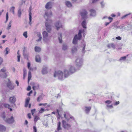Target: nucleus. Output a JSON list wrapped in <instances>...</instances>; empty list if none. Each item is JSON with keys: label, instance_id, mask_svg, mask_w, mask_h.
Listing matches in <instances>:
<instances>
[{"label": "nucleus", "instance_id": "55", "mask_svg": "<svg viewBox=\"0 0 132 132\" xmlns=\"http://www.w3.org/2000/svg\"><path fill=\"white\" fill-rule=\"evenodd\" d=\"M31 89V87L30 86H29L27 88V90L29 91Z\"/></svg>", "mask_w": 132, "mask_h": 132}, {"label": "nucleus", "instance_id": "42", "mask_svg": "<svg viewBox=\"0 0 132 132\" xmlns=\"http://www.w3.org/2000/svg\"><path fill=\"white\" fill-rule=\"evenodd\" d=\"M30 63L29 62H28V65H27L28 68L30 70H31V69L30 68Z\"/></svg>", "mask_w": 132, "mask_h": 132}, {"label": "nucleus", "instance_id": "51", "mask_svg": "<svg viewBox=\"0 0 132 132\" xmlns=\"http://www.w3.org/2000/svg\"><path fill=\"white\" fill-rule=\"evenodd\" d=\"M3 62V59L0 57V65Z\"/></svg>", "mask_w": 132, "mask_h": 132}, {"label": "nucleus", "instance_id": "39", "mask_svg": "<svg viewBox=\"0 0 132 132\" xmlns=\"http://www.w3.org/2000/svg\"><path fill=\"white\" fill-rule=\"evenodd\" d=\"M5 51H6V54H7L8 53V52L10 51V50L8 47H6L5 49Z\"/></svg>", "mask_w": 132, "mask_h": 132}, {"label": "nucleus", "instance_id": "15", "mask_svg": "<svg viewBox=\"0 0 132 132\" xmlns=\"http://www.w3.org/2000/svg\"><path fill=\"white\" fill-rule=\"evenodd\" d=\"M30 100V98L29 97L27 98L25 103V107H27L28 105L29 102Z\"/></svg>", "mask_w": 132, "mask_h": 132}, {"label": "nucleus", "instance_id": "62", "mask_svg": "<svg viewBox=\"0 0 132 132\" xmlns=\"http://www.w3.org/2000/svg\"><path fill=\"white\" fill-rule=\"evenodd\" d=\"M28 122L27 120H26L25 121V124L26 125H27L28 124Z\"/></svg>", "mask_w": 132, "mask_h": 132}, {"label": "nucleus", "instance_id": "4", "mask_svg": "<svg viewBox=\"0 0 132 132\" xmlns=\"http://www.w3.org/2000/svg\"><path fill=\"white\" fill-rule=\"evenodd\" d=\"M62 123L63 126V127L65 129H68L70 128L71 127L70 125L69 124L64 120H63L62 121Z\"/></svg>", "mask_w": 132, "mask_h": 132}, {"label": "nucleus", "instance_id": "34", "mask_svg": "<svg viewBox=\"0 0 132 132\" xmlns=\"http://www.w3.org/2000/svg\"><path fill=\"white\" fill-rule=\"evenodd\" d=\"M12 23V21H10L8 25V26L7 28V29L8 30H9L10 29L11 26V23Z\"/></svg>", "mask_w": 132, "mask_h": 132}, {"label": "nucleus", "instance_id": "27", "mask_svg": "<svg viewBox=\"0 0 132 132\" xmlns=\"http://www.w3.org/2000/svg\"><path fill=\"white\" fill-rule=\"evenodd\" d=\"M43 99V97L42 95H40L37 98V101L38 102H40V101Z\"/></svg>", "mask_w": 132, "mask_h": 132}, {"label": "nucleus", "instance_id": "63", "mask_svg": "<svg viewBox=\"0 0 132 132\" xmlns=\"http://www.w3.org/2000/svg\"><path fill=\"white\" fill-rule=\"evenodd\" d=\"M110 22H106L105 23V26H107L108 25Z\"/></svg>", "mask_w": 132, "mask_h": 132}, {"label": "nucleus", "instance_id": "40", "mask_svg": "<svg viewBox=\"0 0 132 132\" xmlns=\"http://www.w3.org/2000/svg\"><path fill=\"white\" fill-rule=\"evenodd\" d=\"M77 48L76 47H74L72 50V53H73L75 51H77Z\"/></svg>", "mask_w": 132, "mask_h": 132}, {"label": "nucleus", "instance_id": "56", "mask_svg": "<svg viewBox=\"0 0 132 132\" xmlns=\"http://www.w3.org/2000/svg\"><path fill=\"white\" fill-rule=\"evenodd\" d=\"M46 104H47L46 103H45V104L40 103L39 104V106H40L42 105H43V106H45Z\"/></svg>", "mask_w": 132, "mask_h": 132}, {"label": "nucleus", "instance_id": "58", "mask_svg": "<svg viewBox=\"0 0 132 132\" xmlns=\"http://www.w3.org/2000/svg\"><path fill=\"white\" fill-rule=\"evenodd\" d=\"M107 106L108 107L112 108L113 106L112 105H107Z\"/></svg>", "mask_w": 132, "mask_h": 132}, {"label": "nucleus", "instance_id": "5", "mask_svg": "<svg viewBox=\"0 0 132 132\" xmlns=\"http://www.w3.org/2000/svg\"><path fill=\"white\" fill-rule=\"evenodd\" d=\"M64 117L65 118L66 120L68 121H69L70 119H71L73 120H74L73 117L70 115L69 113H67L64 114Z\"/></svg>", "mask_w": 132, "mask_h": 132}, {"label": "nucleus", "instance_id": "36", "mask_svg": "<svg viewBox=\"0 0 132 132\" xmlns=\"http://www.w3.org/2000/svg\"><path fill=\"white\" fill-rule=\"evenodd\" d=\"M60 37H59V42L60 43H62V35L61 33H60Z\"/></svg>", "mask_w": 132, "mask_h": 132}, {"label": "nucleus", "instance_id": "48", "mask_svg": "<svg viewBox=\"0 0 132 132\" xmlns=\"http://www.w3.org/2000/svg\"><path fill=\"white\" fill-rule=\"evenodd\" d=\"M20 55H18L17 57H18V60L17 61L18 62H19L20 61Z\"/></svg>", "mask_w": 132, "mask_h": 132}, {"label": "nucleus", "instance_id": "44", "mask_svg": "<svg viewBox=\"0 0 132 132\" xmlns=\"http://www.w3.org/2000/svg\"><path fill=\"white\" fill-rule=\"evenodd\" d=\"M35 110H36V109H33V110H31V112L33 116H34V114L35 112Z\"/></svg>", "mask_w": 132, "mask_h": 132}, {"label": "nucleus", "instance_id": "28", "mask_svg": "<svg viewBox=\"0 0 132 132\" xmlns=\"http://www.w3.org/2000/svg\"><path fill=\"white\" fill-rule=\"evenodd\" d=\"M35 51L37 52H39L41 51V48L37 46H36L35 47Z\"/></svg>", "mask_w": 132, "mask_h": 132}, {"label": "nucleus", "instance_id": "16", "mask_svg": "<svg viewBox=\"0 0 132 132\" xmlns=\"http://www.w3.org/2000/svg\"><path fill=\"white\" fill-rule=\"evenodd\" d=\"M36 61L37 62H40L41 61V59L39 55H37L36 56Z\"/></svg>", "mask_w": 132, "mask_h": 132}, {"label": "nucleus", "instance_id": "10", "mask_svg": "<svg viewBox=\"0 0 132 132\" xmlns=\"http://www.w3.org/2000/svg\"><path fill=\"white\" fill-rule=\"evenodd\" d=\"M45 7L47 9H50L52 8L51 3L50 2H48L46 4Z\"/></svg>", "mask_w": 132, "mask_h": 132}, {"label": "nucleus", "instance_id": "1", "mask_svg": "<svg viewBox=\"0 0 132 132\" xmlns=\"http://www.w3.org/2000/svg\"><path fill=\"white\" fill-rule=\"evenodd\" d=\"M64 74V78H66L69 76V72L66 69L64 70V73L61 71H59L58 72L55 71L54 73V77L57 76L59 80H62L64 79L63 76Z\"/></svg>", "mask_w": 132, "mask_h": 132}, {"label": "nucleus", "instance_id": "41", "mask_svg": "<svg viewBox=\"0 0 132 132\" xmlns=\"http://www.w3.org/2000/svg\"><path fill=\"white\" fill-rule=\"evenodd\" d=\"M9 13L8 12H7L6 13V22L8 19L9 16H8Z\"/></svg>", "mask_w": 132, "mask_h": 132}, {"label": "nucleus", "instance_id": "60", "mask_svg": "<svg viewBox=\"0 0 132 132\" xmlns=\"http://www.w3.org/2000/svg\"><path fill=\"white\" fill-rule=\"evenodd\" d=\"M42 39V37L41 36H40V37H39V39L38 40H37V41H40Z\"/></svg>", "mask_w": 132, "mask_h": 132}, {"label": "nucleus", "instance_id": "17", "mask_svg": "<svg viewBox=\"0 0 132 132\" xmlns=\"http://www.w3.org/2000/svg\"><path fill=\"white\" fill-rule=\"evenodd\" d=\"M82 30H80L79 31V33L78 34V38L77 39L78 40H80L81 39V33L82 32Z\"/></svg>", "mask_w": 132, "mask_h": 132}, {"label": "nucleus", "instance_id": "9", "mask_svg": "<svg viewBox=\"0 0 132 132\" xmlns=\"http://www.w3.org/2000/svg\"><path fill=\"white\" fill-rule=\"evenodd\" d=\"M55 26L57 30H58L60 28L62 27V26L60 24L59 22H57L55 23Z\"/></svg>", "mask_w": 132, "mask_h": 132}, {"label": "nucleus", "instance_id": "8", "mask_svg": "<svg viewBox=\"0 0 132 132\" xmlns=\"http://www.w3.org/2000/svg\"><path fill=\"white\" fill-rule=\"evenodd\" d=\"M16 101V98L14 96L11 97L9 98L10 102L12 104H14Z\"/></svg>", "mask_w": 132, "mask_h": 132}, {"label": "nucleus", "instance_id": "14", "mask_svg": "<svg viewBox=\"0 0 132 132\" xmlns=\"http://www.w3.org/2000/svg\"><path fill=\"white\" fill-rule=\"evenodd\" d=\"M7 86L10 89H12L14 87V86L12 85V83H7Z\"/></svg>", "mask_w": 132, "mask_h": 132}, {"label": "nucleus", "instance_id": "7", "mask_svg": "<svg viewBox=\"0 0 132 132\" xmlns=\"http://www.w3.org/2000/svg\"><path fill=\"white\" fill-rule=\"evenodd\" d=\"M2 105L3 104L2 103H0V109L3 108ZM3 105L5 107L7 108L8 109H10L11 107V106L9 104L6 103H4L3 104Z\"/></svg>", "mask_w": 132, "mask_h": 132}, {"label": "nucleus", "instance_id": "50", "mask_svg": "<svg viewBox=\"0 0 132 132\" xmlns=\"http://www.w3.org/2000/svg\"><path fill=\"white\" fill-rule=\"evenodd\" d=\"M119 101H118L116 102L114 104V105H117L119 104Z\"/></svg>", "mask_w": 132, "mask_h": 132}, {"label": "nucleus", "instance_id": "52", "mask_svg": "<svg viewBox=\"0 0 132 132\" xmlns=\"http://www.w3.org/2000/svg\"><path fill=\"white\" fill-rule=\"evenodd\" d=\"M116 39L118 40H120L121 39V38L120 36H118L116 37Z\"/></svg>", "mask_w": 132, "mask_h": 132}, {"label": "nucleus", "instance_id": "6", "mask_svg": "<svg viewBox=\"0 0 132 132\" xmlns=\"http://www.w3.org/2000/svg\"><path fill=\"white\" fill-rule=\"evenodd\" d=\"M48 20L47 19L46 20L45 23V26L46 27V30L48 32H50L51 30L50 26L48 23Z\"/></svg>", "mask_w": 132, "mask_h": 132}, {"label": "nucleus", "instance_id": "47", "mask_svg": "<svg viewBox=\"0 0 132 132\" xmlns=\"http://www.w3.org/2000/svg\"><path fill=\"white\" fill-rule=\"evenodd\" d=\"M44 111V109L43 108H41L40 110L39 111V112L40 113H42Z\"/></svg>", "mask_w": 132, "mask_h": 132}, {"label": "nucleus", "instance_id": "45", "mask_svg": "<svg viewBox=\"0 0 132 132\" xmlns=\"http://www.w3.org/2000/svg\"><path fill=\"white\" fill-rule=\"evenodd\" d=\"M37 128L35 126H34L33 127V131L34 132H37Z\"/></svg>", "mask_w": 132, "mask_h": 132}, {"label": "nucleus", "instance_id": "49", "mask_svg": "<svg viewBox=\"0 0 132 132\" xmlns=\"http://www.w3.org/2000/svg\"><path fill=\"white\" fill-rule=\"evenodd\" d=\"M6 71V69H5V68L4 67L1 70V71L3 72H5Z\"/></svg>", "mask_w": 132, "mask_h": 132}, {"label": "nucleus", "instance_id": "54", "mask_svg": "<svg viewBox=\"0 0 132 132\" xmlns=\"http://www.w3.org/2000/svg\"><path fill=\"white\" fill-rule=\"evenodd\" d=\"M108 19L110 20V22H111V21H112L113 20V18H112L111 17H109L108 18Z\"/></svg>", "mask_w": 132, "mask_h": 132}, {"label": "nucleus", "instance_id": "18", "mask_svg": "<svg viewBox=\"0 0 132 132\" xmlns=\"http://www.w3.org/2000/svg\"><path fill=\"white\" fill-rule=\"evenodd\" d=\"M75 68L72 66H71L70 67L69 72L71 73H73L75 71Z\"/></svg>", "mask_w": 132, "mask_h": 132}, {"label": "nucleus", "instance_id": "31", "mask_svg": "<svg viewBox=\"0 0 132 132\" xmlns=\"http://www.w3.org/2000/svg\"><path fill=\"white\" fill-rule=\"evenodd\" d=\"M42 73L43 74H45L47 73L46 68H44L43 69L42 71Z\"/></svg>", "mask_w": 132, "mask_h": 132}, {"label": "nucleus", "instance_id": "30", "mask_svg": "<svg viewBox=\"0 0 132 132\" xmlns=\"http://www.w3.org/2000/svg\"><path fill=\"white\" fill-rule=\"evenodd\" d=\"M61 122L60 121H59L57 124V130L58 131H59L61 129Z\"/></svg>", "mask_w": 132, "mask_h": 132}, {"label": "nucleus", "instance_id": "33", "mask_svg": "<svg viewBox=\"0 0 132 132\" xmlns=\"http://www.w3.org/2000/svg\"><path fill=\"white\" fill-rule=\"evenodd\" d=\"M18 16L20 17L21 14V11L20 9H19L18 11Z\"/></svg>", "mask_w": 132, "mask_h": 132}, {"label": "nucleus", "instance_id": "20", "mask_svg": "<svg viewBox=\"0 0 132 132\" xmlns=\"http://www.w3.org/2000/svg\"><path fill=\"white\" fill-rule=\"evenodd\" d=\"M108 47L109 48H114L115 47V46L114 44L111 43L108 45Z\"/></svg>", "mask_w": 132, "mask_h": 132}, {"label": "nucleus", "instance_id": "64", "mask_svg": "<svg viewBox=\"0 0 132 132\" xmlns=\"http://www.w3.org/2000/svg\"><path fill=\"white\" fill-rule=\"evenodd\" d=\"M85 44H84V47L82 49V51H83V52H84V51L85 50Z\"/></svg>", "mask_w": 132, "mask_h": 132}, {"label": "nucleus", "instance_id": "26", "mask_svg": "<svg viewBox=\"0 0 132 132\" xmlns=\"http://www.w3.org/2000/svg\"><path fill=\"white\" fill-rule=\"evenodd\" d=\"M31 72L30 71H29L28 72V82H29V81L31 79Z\"/></svg>", "mask_w": 132, "mask_h": 132}, {"label": "nucleus", "instance_id": "21", "mask_svg": "<svg viewBox=\"0 0 132 132\" xmlns=\"http://www.w3.org/2000/svg\"><path fill=\"white\" fill-rule=\"evenodd\" d=\"M43 35L44 39L46 38L48 36V34L46 31L43 32Z\"/></svg>", "mask_w": 132, "mask_h": 132}, {"label": "nucleus", "instance_id": "38", "mask_svg": "<svg viewBox=\"0 0 132 132\" xmlns=\"http://www.w3.org/2000/svg\"><path fill=\"white\" fill-rule=\"evenodd\" d=\"M67 48V46L66 45H63L62 49L63 50H66Z\"/></svg>", "mask_w": 132, "mask_h": 132}, {"label": "nucleus", "instance_id": "35", "mask_svg": "<svg viewBox=\"0 0 132 132\" xmlns=\"http://www.w3.org/2000/svg\"><path fill=\"white\" fill-rule=\"evenodd\" d=\"M39 88V85H37L36 86H34L32 88L34 90L36 89H38Z\"/></svg>", "mask_w": 132, "mask_h": 132}, {"label": "nucleus", "instance_id": "29", "mask_svg": "<svg viewBox=\"0 0 132 132\" xmlns=\"http://www.w3.org/2000/svg\"><path fill=\"white\" fill-rule=\"evenodd\" d=\"M86 22L85 21H84L82 23L81 25L84 28H86Z\"/></svg>", "mask_w": 132, "mask_h": 132}, {"label": "nucleus", "instance_id": "3", "mask_svg": "<svg viewBox=\"0 0 132 132\" xmlns=\"http://www.w3.org/2000/svg\"><path fill=\"white\" fill-rule=\"evenodd\" d=\"M87 12L85 9L82 10L80 12V14L83 19H86L87 18Z\"/></svg>", "mask_w": 132, "mask_h": 132}, {"label": "nucleus", "instance_id": "13", "mask_svg": "<svg viewBox=\"0 0 132 132\" xmlns=\"http://www.w3.org/2000/svg\"><path fill=\"white\" fill-rule=\"evenodd\" d=\"M6 130L5 127L3 125H0V131H5Z\"/></svg>", "mask_w": 132, "mask_h": 132}, {"label": "nucleus", "instance_id": "43", "mask_svg": "<svg viewBox=\"0 0 132 132\" xmlns=\"http://www.w3.org/2000/svg\"><path fill=\"white\" fill-rule=\"evenodd\" d=\"M126 57L125 56L122 57L120 58V60H125L126 59Z\"/></svg>", "mask_w": 132, "mask_h": 132}, {"label": "nucleus", "instance_id": "24", "mask_svg": "<svg viewBox=\"0 0 132 132\" xmlns=\"http://www.w3.org/2000/svg\"><path fill=\"white\" fill-rule=\"evenodd\" d=\"M23 78L24 79L27 75V70L26 69L24 68L23 69Z\"/></svg>", "mask_w": 132, "mask_h": 132}, {"label": "nucleus", "instance_id": "59", "mask_svg": "<svg viewBox=\"0 0 132 132\" xmlns=\"http://www.w3.org/2000/svg\"><path fill=\"white\" fill-rule=\"evenodd\" d=\"M45 15L47 17H48L49 16V15L48 14V12H46L45 13Z\"/></svg>", "mask_w": 132, "mask_h": 132}, {"label": "nucleus", "instance_id": "2", "mask_svg": "<svg viewBox=\"0 0 132 132\" xmlns=\"http://www.w3.org/2000/svg\"><path fill=\"white\" fill-rule=\"evenodd\" d=\"M3 119L6 122L9 123H12L14 122V120L13 117L12 116L10 118H5V113L3 112L1 115Z\"/></svg>", "mask_w": 132, "mask_h": 132}, {"label": "nucleus", "instance_id": "19", "mask_svg": "<svg viewBox=\"0 0 132 132\" xmlns=\"http://www.w3.org/2000/svg\"><path fill=\"white\" fill-rule=\"evenodd\" d=\"M31 11H29V23L30 24H31Z\"/></svg>", "mask_w": 132, "mask_h": 132}, {"label": "nucleus", "instance_id": "46", "mask_svg": "<svg viewBox=\"0 0 132 132\" xmlns=\"http://www.w3.org/2000/svg\"><path fill=\"white\" fill-rule=\"evenodd\" d=\"M106 103H107L108 104H110L111 103V101L110 100H107L105 101Z\"/></svg>", "mask_w": 132, "mask_h": 132}, {"label": "nucleus", "instance_id": "53", "mask_svg": "<svg viewBox=\"0 0 132 132\" xmlns=\"http://www.w3.org/2000/svg\"><path fill=\"white\" fill-rule=\"evenodd\" d=\"M31 115L30 113H28V117L29 119H30L31 118Z\"/></svg>", "mask_w": 132, "mask_h": 132}, {"label": "nucleus", "instance_id": "32", "mask_svg": "<svg viewBox=\"0 0 132 132\" xmlns=\"http://www.w3.org/2000/svg\"><path fill=\"white\" fill-rule=\"evenodd\" d=\"M15 7L14 6L12 7L10 9V11H12L13 13L14 14V9Z\"/></svg>", "mask_w": 132, "mask_h": 132}, {"label": "nucleus", "instance_id": "57", "mask_svg": "<svg viewBox=\"0 0 132 132\" xmlns=\"http://www.w3.org/2000/svg\"><path fill=\"white\" fill-rule=\"evenodd\" d=\"M32 91H31L30 92L28 93L27 94L29 96H30V94H32Z\"/></svg>", "mask_w": 132, "mask_h": 132}, {"label": "nucleus", "instance_id": "22", "mask_svg": "<svg viewBox=\"0 0 132 132\" xmlns=\"http://www.w3.org/2000/svg\"><path fill=\"white\" fill-rule=\"evenodd\" d=\"M65 4L66 6L68 7H71L72 6L70 2L68 1H66L65 2Z\"/></svg>", "mask_w": 132, "mask_h": 132}, {"label": "nucleus", "instance_id": "12", "mask_svg": "<svg viewBox=\"0 0 132 132\" xmlns=\"http://www.w3.org/2000/svg\"><path fill=\"white\" fill-rule=\"evenodd\" d=\"M77 36L76 35L75 36L73 40V43L74 44H76L77 43Z\"/></svg>", "mask_w": 132, "mask_h": 132}, {"label": "nucleus", "instance_id": "11", "mask_svg": "<svg viewBox=\"0 0 132 132\" xmlns=\"http://www.w3.org/2000/svg\"><path fill=\"white\" fill-rule=\"evenodd\" d=\"M90 16H93L96 15V11L94 10L91 9L90 10Z\"/></svg>", "mask_w": 132, "mask_h": 132}, {"label": "nucleus", "instance_id": "61", "mask_svg": "<svg viewBox=\"0 0 132 132\" xmlns=\"http://www.w3.org/2000/svg\"><path fill=\"white\" fill-rule=\"evenodd\" d=\"M78 61L80 62V60L79 59H77L76 60V62H77Z\"/></svg>", "mask_w": 132, "mask_h": 132}, {"label": "nucleus", "instance_id": "25", "mask_svg": "<svg viewBox=\"0 0 132 132\" xmlns=\"http://www.w3.org/2000/svg\"><path fill=\"white\" fill-rule=\"evenodd\" d=\"M39 117L37 116H36L35 117L34 119V121L36 123L37 121L39 119Z\"/></svg>", "mask_w": 132, "mask_h": 132}, {"label": "nucleus", "instance_id": "23", "mask_svg": "<svg viewBox=\"0 0 132 132\" xmlns=\"http://www.w3.org/2000/svg\"><path fill=\"white\" fill-rule=\"evenodd\" d=\"M85 111L86 113H88L90 111L91 109V107L90 106L89 107H85Z\"/></svg>", "mask_w": 132, "mask_h": 132}, {"label": "nucleus", "instance_id": "37", "mask_svg": "<svg viewBox=\"0 0 132 132\" xmlns=\"http://www.w3.org/2000/svg\"><path fill=\"white\" fill-rule=\"evenodd\" d=\"M23 35L25 38H27L28 37L27 32L25 31L24 32L23 34Z\"/></svg>", "mask_w": 132, "mask_h": 132}]
</instances>
